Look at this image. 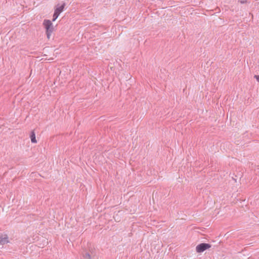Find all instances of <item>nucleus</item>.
Here are the masks:
<instances>
[{
	"label": "nucleus",
	"mask_w": 259,
	"mask_h": 259,
	"mask_svg": "<svg viewBox=\"0 0 259 259\" xmlns=\"http://www.w3.org/2000/svg\"><path fill=\"white\" fill-rule=\"evenodd\" d=\"M254 77L256 79V80L259 82V75H255L254 76Z\"/></svg>",
	"instance_id": "nucleus-11"
},
{
	"label": "nucleus",
	"mask_w": 259,
	"mask_h": 259,
	"mask_svg": "<svg viewBox=\"0 0 259 259\" xmlns=\"http://www.w3.org/2000/svg\"><path fill=\"white\" fill-rule=\"evenodd\" d=\"M30 138L31 139V142L32 143H36L37 141L35 137V134L34 131H32L30 134Z\"/></svg>",
	"instance_id": "nucleus-5"
},
{
	"label": "nucleus",
	"mask_w": 259,
	"mask_h": 259,
	"mask_svg": "<svg viewBox=\"0 0 259 259\" xmlns=\"http://www.w3.org/2000/svg\"><path fill=\"white\" fill-rule=\"evenodd\" d=\"M211 246V245L209 243H201L196 246V250L198 253H201L210 248Z\"/></svg>",
	"instance_id": "nucleus-2"
},
{
	"label": "nucleus",
	"mask_w": 259,
	"mask_h": 259,
	"mask_svg": "<svg viewBox=\"0 0 259 259\" xmlns=\"http://www.w3.org/2000/svg\"><path fill=\"white\" fill-rule=\"evenodd\" d=\"M59 15L60 14L59 13H57L56 11H54V13L53 16L52 21H55L57 19V18L59 16Z\"/></svg>",
	"instance_id": "nucleus-8"
},
{
	"label": "nucleus",
	"mask_w": 259,
	"mask_h": 259,
	"mask_svg": "<svg viewBox=\"0 0 259 259\" xmlns=\"http://www.w3.org/2000/svg\"><path fill=\"white\" fill-rule=\"evenodd\" d=\"M9 242L8 237L7 235H5L4 236H0V244L2 245L5 244Z\"/></svg>",
	"instance_id": "nucleus-4"
},
{
	"label": "nucleus",
	"mask_w": 259,
	"mask_h": 259,
	"mask_svg": "<svg viewBox=\"0 0 259 259\" xmlns=\"http://www.w3.org/2000/svg\"><path fill=\"white\" fill-rule=\"evenodd\" d=\"M238 2L240 3L241 4H245L247 3V0H238Z\"/></svg>",
	"instance_id": "nucleus-10"
},
{
	"label": "nucleus",
	"mask_w": 259,
	"mask_h": 259,
	"mask_svg": "<svg viewBox=\"0 0 259 259\" xmlns=\"http://www.w3.org/2000/svg\"><path fill=\"white\" fill-rule=\"evenodd\" d=\"M59 15L60 14L59 13H57L56 11H54V13L53 16L52 21H55L57 19V18L59 16Z\"/></svg>",
	"instance_id": "nucleus-9"
},
{
	"label": "nucleus",
	"mask_w": 259,
	"mask_h": 259,
	"mask_svg": "<svg viewBox=\"0 0 259 259\" xmlns=\"http://www.w3.org/2000/svg\"><path fill=\"white\" fill-rule=\"evenodd\" d=\"M59 15L60 14L59 13H57L56 11H54V13L53 16L52 21H55L57 19V18L59 16Z\"/></svg>",
	"instance_id": "nucleus-7"
},
{
	"label": "nucleus",
	"mask_w": 259,
	"mask_h": 259,
	"mask_svg": "<svg viewBox=\"0 0 259 259\" xmlns=\"http://www.w3.org/2000/svg\"><path fill=\"white\" fill-rule=\"evenodd\" d=\"M43 25L46 30L47 38L49 39L54 30L53 24L50 20L45 19L43 22Z\"/></svg>",
	"instance_id": "nucleus-1"
},
{
	"label": "nucleus",
	"mask_w": 259,
	"mask_h": 259,
	"mask_svg": "<svg viewBox=\"0 0 259 259\" xmlns=\"http://www.w3.org/2000/svg\"><path fill=\"white\" fill-rule=\"evenodd\" d=\"M65 6V3H63L61 6H59V5H58L55 9V11H56L57 13L60 14L61 12L63 11Z\"/></svg>",
	"instance_id": "nucleus-3"
},
{
	"label": "nucleus",
	"mask_w": 259,
	"mask_h": 259,
	"mask_svg": "<svg viewBox=\"0 0 259 259\" xmlns=\"http://www.w3.org/2000/svg\"><path fill=\"white\" fill-rule=\"evenodd\" d=\"M82 255L84 259L92 258L91 254L89 252H86L84 253H83Z\"/></svg>",
	"instance_id": "nucleus-6"
}]
</instances>
